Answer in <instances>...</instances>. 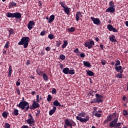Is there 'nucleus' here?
<instances>
[{
	"label": "nucleus",
	"mask_w": 128,
	"mask_h": 128,
	"mask_svg": "<svg viewBox=\"0 0 128 128\" xmlns=\"http://www.w3.org/2000/svg\"><path fill=\"white\" fill-rule=\"evenodd\" d=\"M86 112H80L78 114V116H76V119L78 120H79L81 122H86L89 120H90V116L88 115H86ZM86 116V118H84Z\"/></svg>",
	"instance_id": "f257e3e1"
},
{
	"label": "nucleus",
	"mask_w": 128,
	"mask_h": 128,
	"mask_svg": "<svg viewBox=\"0 0 128 128\" xmlns=\"http://www.w3.org/2000/svg\"><path fill=\"white\" fill-rule=\"evenodd\" d=\"M30 40L29 37L24 36L20 40V41L18 42V45L22 46L24 45V48H26L28 45V42Z\"/></svg>",
	"instance_id": "f03ea898"
},
{
	"label": "nucleus",
	"mask_w": 128,
	"mask_h": 128,
	"mask_svg": "<svg viewBox=\"0 0 128 128\" xmlns=\"http://www.w3.org/2000/svg\"><path fill=\"white\" fill-rule=\"evenodd\" d=\"M76 126V122L72 120L69 118H66L65 120V122L64 125V128H67V127H70V128H72V126Z\"/></svg>",
	"instance_id": "7ed1b4c3"
},
{
	"label": "nucleus",
	"mask_w": 128,
	"mask_h": 128,
	"mask_svg": "<svg viewBox=\"0 0 128 128\" xmlns=\"http://www.w3.org/2000/svg\"><path fill=\"white\" fill-rule=\"evenodd\" d=\"M22 110L25 108L26 111H28L30 109L29 103L27 102H20L18 104L16 105Z\"/></svg>",
	"instance_id": "20e7f679"
},
{
	"label": "nucleus",
	"mask_w": 128,
	"mask_h": 128,
	"mask_svg": "<svg viewBox=\"0 0 128 128\" xmlns=\"http://www.w3.org/2000/svg\"><path fill=\"white\" fill-rule=\"evenodd\" d=\"M96 98H94V100H96V103H102L103 102V96L98 94H96Z\"/></svg>",
	"instance_id": "39448f33"
},
{
	"label": "nucleus",
	"mask_w": 128,
	"mask_h": 128,
	"mask_svg": "<svg viewBox=\"0 0 128 128\" xmlns=\"http://www.w3.org/2000/svg\"><path fill=\"white\" fill-rule=\"evenodd\" d=\"M84 45L86 48H88V49H91L92 46H94V40L86 42Z\"/></svg>",
	"instance_id": "423d86ee"
},
{
	"label": "nucleus",
	"mask_w": 128,
	"mask_h": 128,
	"mask_svg": "<svg viewBox=\"0 0 128 128\" xmlns=\"http://www.w3.org/2000/svg\"><path fill=\"white\" fill-rule=\"evenodd\" d=\"M118 117L114 120H113L110 124V128H114L116 126V123L118 122Z\"/></svg>",
	"instance_id": "0eeeda50"
},
{
	"label": "nucleus",
	"mask_w": 128,
	"mask_h": 128,
	"mask_svg": "<svg viewBox=\"0 0 128 128\" xmlns=\"http://www.w3.org/2000/svg\"><path fill=\"white\" fill-rule=\"evenodd\" d=\"M39 107L40 104H38V102L34 100L32 105L30 106V108L31 110H34L36 108H39Z\"/></svg>",
	"instance_id": "6e6552de"
},
{
	"label": "nucleus",
	"mask_w": 128,
	"mask_h": 128,
	"mask_svg": "<svg viewBox=\"0 0 128 128\" xmlns=\"http://www.w3.org/2000/svg\"><path fill=\"white\" fill-rule=\"evenodd\" d=\"M90 20H92L94 24L96 26H99L101 24L100 20L98 18H94V17L92 16Z\"/></svg>",
	"instance_id": "1a4fd4ad"
},
{
	"label": "nucleus",
	"mask_w": 128,
	"mask_h": 128,
	"mask_svg": "<svg viewBox=\"0 0 128 128\" xmlns=\"http://www.w3.org/2000/svg\"><path fill=\"white\" fill-rule=\"evenodd\" d=\"M107 28L110 32H118V30L117 28H114L112 24H108Z\"/></svg>",
	"instance_id": "9d476101"
},
{
	"label": "nucleus",
	"mask_w": 128,
	"mask_h": 128,
	"mask_svg": "<svg viewBox=\"0 0 128 128\" xmlns=\"http://www.w3.org/2000/svg\"><path fill=\"white\" fill-rule=\"evenodd\" d=\"M35 25V24L33 20H30L28 24V28L30 30L32 28L33 26Z\"/></svg>",
	"instance_id": "9b49d317"
},
{
	"label": "nucleus",
	"mask_w": 128,
	"mask_h": 128,
	"mask_svg": "<svg viewBox=\"0 0 128 128\" xmlns=\"http://www.w3.org/2000/svg\"><path fill=\"white\" fill-rule=\"evenodd\" d=\"M106 12L114 14V12H115V7L110 6L106 10Z\"/></svg>",
	"instance_id": "f8f14e48"
},
{
	"label": "nucleus",
	"mask_w": 128,
	"mask_h": 128,
	"mask_svg": "<svg viewBox=\"0 0 128 128\" xmlns=\"http://www.w3.org/2000/svg\"><path fill=\"white\" fill-rule=\"evenodd\" d=\"M114 68L116 71L118 72H120V74L123 73L124 70L122 69V66H114Z\"/></svg>",
	"instance_id": "ddd939ff"
},
{
	"label": "nucleus",
	"mask_w": 128,
	"mask_h": 128,
	"mask_svg": "<svg viewBox=\"0 0 128 128\" xmlns=\"http://www.w3.org/2000/svg\"><path fill=\"white\" fill-rule=\"evenodd\" d=\"M70 10H71L70 8H68V6H66L64 7L63 9L64 13L68 15L69 14Z\"/></svg>",
	"instance_id": "4468645a"
},
{
	"label": "nucleus",
	"mask_w": 128,
	"mask_h": 128,
	"mask_svg": "<svg viewBox=\"0 0 128 128\" xmlns=\"http://www.w3.org/2000/svg\"><path fill=\"white\" fill-rule=\"evenodd\" d=\"M81 14H82V12H76V22H78V20H80V18Z\"/></svg>",
	"instance_id": "2eb2a0df"
},
{
	"label": "nucleus",
	"mask_w": 128,
	"mask_h": 128,
	"mask_svg": "<svg viewBox=\"0 0 128 128\" xmlns=\"http://www.w3.org/2000/svg\"><path fill=\"white\" fill-rule=\"evenodd\" d=\"M21 14L18 12H14V18H16V20H20V18H21Z\"/></svg>",
	"instance_id": "dca6fc26"
},
{
	"label": "nucleus",
	"mask_w": 128,
	"mask_h": 128,
	"mask_svg": "<svg viewBox=\"0 0 128 128\" xmlns=\"http://www.w3.org/2000/svg\"><path fill=\"white\" fill-rule=\"evenodd\" d=\"M53 109L50 110L49 111V115L52 116L55 112L56 110V106H52Z\"/></svg>",
	"instance_id": "f3484780"
},
{
	"label": "nucleus",
	"mask_w": 128,
	"mask_h": 128,
	"mask_svg": "<svg viewBox=\"0 0 128 128\" xmlns=\"http://www.w3.org/2000/svg\"><path fill=\"white\" fill-rule=\"evenodd\" d=\"M53 104H54V106H61V107L63 106H62L60 104V102L57 100H56L54 102Z\"/></svg>",
	"instance_id": "a211bd4d"
},
{
	"label": "nucleus",
	"mask_w": 128,
	"mask_h": 128,
	"mask_svg": "<svg viewBox=\"0 0 128 128\" xmlns=\"http://www.w3.org/2000/svg\"><path fill=\"white\" fill-rule=\"evenodd\" d=\"M83 64H84V66H85L87 68H91L92 67V65H91L90 63L89 62H88V61H84Z\"/></svg>",
	"instance_id": "6ab92c4d"
},
{
	"label": "nucleus",
	"mask_w": 128,
	"mask_h": 128,
	"mask_svg": "<svg viewBox=\"0 0 128 128\" xmlns=\"http://www.w3.org/2000/svg\"><path fill=\"white\" fill-rule=\"evenodd\" d=\"M109 40L112 42H116V37L114 35H112V36H110L109 37Z\"/></svg>",
	"instance_id": "aec40b11"
},
{
	"label": "nucleus",
	"mask_w": 128,
	"mask_h": 128,
	"mask_svg": "<svg viewBox=\"0 0 128 128\" xmlns=\"http://www.w3.org/2000/svg\"><path fill=\"white\" fill-rule=\"evenodd\" d=\"M36 73L38 75H39L40 76H43V74H44V72L43 71L41 70H40V68H36Z\"/></svg>",
	"instance_id": "412c9836"
},
{
	"label": "nucleus",
	"mask_w": 128,
	"mask_h": 128,
	"mask_svg": "<svg viewBox=\"0 0 128 128\" xmlns=\"http://www.w3.org/2000/svg\"><path fill=\"white\" fill-rule=\"evenodd\" d=\"M86 74L88 76H93L94 75V73L90 70H86Z\"/></svg>",
	"instance_id": "4be33fe9"
},
{
	"label": "nucleus",
	"mask_w": 128,
	"mask_h": 128,
	"mask_svg": "<svg viewBox=\"0 0 128 128\" xmlns=\"http://www.w3.org/2000/svg\"><path fill=\"white\" fill-rule=\"evenodd\" d=\"M6 16L7 18H14V13H10L9 12H8L6 14Z\"/></svg>",
	"instance_id": "5701e85b"
},
{
	"label": "nucleus",
	"mask_w": 128,
	"mask_h": 128,
	"mask_svg": "<svg viewBox=\"0 0 128 128\" xmlns=\"http://www.w3.org/2000/svg\"><path fill=\"white\" fill-rule=\"evenodd\" d=\"M55 18V16L54 15L52 14L50 16V18L48 19V22L49 24H51L52 22H54V20Z\"/></svg>",
	"instance_id": "b1692460"
},
{
	"label": "nucleus",
	"mask_w": 128,
	"mask_h": 128,
	"mask_svg": "<svg viewBox=\"0 0 128 128\" xmlns=\"http://www.w3.org/2000/svg\"><path fill=\"white\" fill-rule=\"evenodd\" d=\"M70 68H65L63 69L62 72L65 74H68Z\"/></svg>",
	"instance_id": "393cba45"
},
{
	"label": "nucleus",
	"mask_w": 128,
	"mask_h": 128,
	"mask_svg": "<svg viewBox=\"0 0 128 128\" xmlns=\"http://www.w3.org/2000/svg\"><path fill=\"white\" fill-rule=\"evenodd\" d=\"M34 122V119H30L28 118L26 120V122L30 124V126L31 124H32Z\"/></svg>",
	"instance_id": "a878e982"
},
{
	"label": "nucleus",
	"mask_w": 128,
	"mask_h": 128,
	"mask_svg": "<svg viewBox=\"0 0 128 128\" xmlns=\"http://www.w3.org/2000/svg\"><path fill=\"white\" fill-rule=\"evenodd\" d=\"M43 79L44 81H48V78L46 74H42Z\"/></svg>",
	"instance_id": "bb28decb"
},
{
	"label": "nucleus",
	"mask_w": 128,
	"mask_h": 128,
	"mask_svg": "<svg viewBox=\"0 0 128 128\" xmlns=\"http://www.w3.org/2000/svg\"><path fill=\"white\" fill-rule=\"evenodd\" d=\"M68 30L70 32H74L76 30V28L74 27H71L70 28H68Z\"/></svg>",
	"instance_id": "cd10ccee"
},
{
	"label": "nucleus",
	"mask_w": 128,
	"mask_h": 128,
	"mask_svg": "<svg viewBox=\"0 0 128 128\" xmlns=\"http://www.w3.org/2000/svg\"><path fill=\"white\" fill-rule=\"evenodd\" d=\"M68 44V41L67 40H64V44L62 46V49L65 48Z\"/></svg>",
	"instance_id": "c85d7f7f"
},
{
	"label": "nucleus",
	"mask_w": 128,
	"mask_h": 128,
	"mask_svg": "<svg viewBox=\"0 0 128 128\" xmlns=\"http://www.w3.org/2000/svg\"><path fill=\"white\" fill-rule=\"evenodd\" d=\"M8 32H9V37H10L12 34H14V29L10 28V30H8Z\"/></svg>",
	"instance_id": "c756f323"
},
{
	"label": "nucleus",
	"mask_w": 128,
	"mask_h": 128,
	"mask_svg": "<svg viewBox=\"0 0 128 128\" xmlns=\"http://www.w3.org/2000/svg\"><path fill=\"white\" fill-rule=\"evenodd\" d=\"M109 6H112V8H116V6H114V2L113 0H111L109 2Z\"/></svg>",
	"instance_id": "7c9ffc66"
},
{
	"label": "nucleus",
	"mask_w": 128,
	"mask_h": 128,
	"mask_svg": "<svg viewBox=\"0 0 128 128\" xmlns=\"http://www.w3.org/2000/svg\"><path fill=\"white\" fill-rule=\"evenodd\" d=\"M14 114L16 116H18V110L16 108L14 110Z\"/></svg>",
	"instance_id": "2f4dec72"
},
{
	"label": "nucleus",
	"mask_w": 128,
	"mask_h": 128,
	"mask_svg": "<svg viewBox=\"0 0 128 128\" xmlns=\"http://www.w3.org/2000/svg\"><path fill=\"white\" fill-rule=\"evenodd\" d=\"M116 62L114 66H118L120 65V62L118 60H116Z\"/></svg>",
	"instance_id": "473e14b6"
},
{
	"label": "nucleus",
	"mask_w": 128,
	"mask_h": 128,
	"mask_svg": "<svg viewBox=\"0 0 128 128\" xmlns=\"http://www.w3.org/2000/svg\"><path fill=\"white\" fill-rule=\"evenodd\" d=\"M2 116L4 118H8V113L6 112H4L2 114Z\"/></svg>",
	"instance_id": "72a5a7b5"
},
{
	"label": "nucleus",
	"mask_w": 128,
	"mask_h": 128,
	"mask_svg": "<svg viewBox=\"0 0 128 128\" xmlns=\"http://www.w3.org/2000/svg\"><path fill=\"white\" fill-rule=\"evenodd\" d=\"M60 60H64L66 59V56L64 54H62L60 55Z\"/></svg>",
	"instance_id": "f704fd0d"
},
{
	"label": "nucleus",
	"mask_w": 128,
	"mask_h": 128,
	"mask_svg": "<svg viewBox=\"0 0 128 128\" xmlns=\"http://www.w3.org/2000/svg\"><path fill=\"white\" fill-rule=\"evenodd\" d=\"M74 73H75V72L74 70H70L69 69L68 74L74 75Z\"/></svg>",
	"instance_id": "c9c22d12"
},
{
	"label": "nucleus",
	"mask_w": 128,
	"mask_h": 128,
	"mask_svg": "<svg viewBox=\"0 0 128 128\" xmlns=\"http://www.w3.org/2000/svg\"><path fill=\"white\" fill-rule=\"evenodd\" d=\"M60 4L61 5V6H62V8H66V4H65V3H64V2H60Z\"/></svg>",
	"instance_id": "e433bc0d"
},
{
	"label": "nucleus",
	"mask_w": 128,
	"mask_h": 128,
	"mask_svg": "<svg viewBox=\"0 0 128 128\" xmlns=\"http://www.w3.org/2000/svg\"><path fill=\"white\" fill-rule=\"evenodd\" d=\"M112 119L113 118H118V116L116 112H114L111 114Z\"/></svg>",
	"instance_id": "4c0bfd02"
},
{
	"label": "nucleus",
	"mask_w": 128,
	"mask_h": 128,
	"mask_svg": "<svg viewBox=\"0 0 128 128\" xmlns=\"http://www.w3.org/2000/svg\"><path fill=\"white\" fill-rule=\"evenodd\" d=\"M107 120L108 121V122H110L112 120V116L111 114H110L109 116H107Z\"/></svg>",
	"instance_id": "58836bf2"
},
{
	"label": "nucleus",
	"mask_w": 128,
	"mask_h": 128,
	"mask_svg": "<svg viewBox=\"0 0 128 128\" xmlns=\"http://www.w3.org/2000/svg\"><path fill=\"white\" fill-rule=\"evenodd\" d=\"M10 48V42L8 41L6 42V44L4 46V48Z\"/></svg>",
	"instance_id": "ea45409f"
},
{
	"label": "nucleus",
	"mask_w": 128,
	"mask_h": 128,
	"mask_svg": "<svg viewBox=\"0 0 128 128\" xmlns=\"http://www.w3.org/2000/svg\"><path fill=\"white\" fill-rule=\"evenodd\" d=\"M94 116L98 118H100L102 116V114H99L98 112H96L95 113Z\"/></svg>",
	"instance_id": "a19ab883"
},
{
	"label": "nucleus",
	"mask_w": 128,
	"mask_h": 128,
	"mask_svg": "<svg viewBox=\"0 0 128 128\" xmlns=\"http://www.w3.org/2000/svg\"><path fill=\"white\" fill-rule=\"evenodd\" d=\"M52 97L50 94H48L47 98V100L48 102H50L52 100Z\"/></svg>",
	"instance_id": "79ce46f5"
},
{
	"label": "nucleus",
	"mask_w": 128,
	"mask_h": 128,
	"mask_svg": "<svg viewBox=\"0 0 128 128\" xmlns=\"http://www.w3.org/2000/svg\"><path fill=\"white\" fill-rule=\"evenodd\" d=\"M116 76L117 78H120V79L122 78V74L120 73H118L117 74V75Z\"/></svg>",
	"instance_id": "37998d69"
},
{
	"label": "nucleus",
	"mask_w": 128,
	"mask_h": 128,
	"mask_svg": "<svg viewBox=\"0 0 128 128\" xmlns=\"http://www.w3.org/2000/svg\"><path fill=\"white\" fill-rule=\"evenodd\" d=\"M4 128H10V124H8V123H5Z\"/></svg>",
	"instance_id": "c03bdc74"
},
{
	"label": "nucleus",
	"mask_w": 128,
	"mask_h": 128,
	"mask_svg": "<svg viewBox=\"0 0 128 128\" xmlns=\"http://www.w3.org/2000/svg\"><path fill=\"white\" fill-rule=\"evenodd\" d=\"M106 61L105 60L102 59L101 60V63L102 66H105L106 64Z\"/></svg>",
	"instance_id": "a18cd8bd"
},
{
	"label": "nucleus",
	"mask_w": 128,
	"mask_h": 128,
	"mask_svg": "<svg viewBox=\"0 0 128 128\" xmlns=\"http://www.w3.org/2000/svg\"><path fill=\"white\" fill-rule=\"evenodd\" d=\"M48 38L50 40H52L54 39V36L52 34H50L48 36Z\"/></svg>",
	"instance_id": "49530a36"
},
{
	"label": "nucleus",
	"mask_w": 128,
	"mask_h": 128,
	"mask_svg": "<svg viewBox=\"0 0 128 128\" xmlns=\"http://www.w3.org/2000/svg\"><path fill=\"white\" fill-rule=\"evenodd\" d=\"M62 44V42L61 41H58V42H56V46L57 47H60V46Z\"/></svg>",
	"instance_id": "de8ad7c7"
},
{
	"label": "nucleus",
	"mask_w": 128,
	"mask_h": 128,
	"mask_svg": "<svg viewBox=\"0 0 128 128\" xmlns=\"http://www.w3.org/2000/svg\"><path fill=\"white\" fill-rule=\"evenodd\" d=\"M123 114L124 116H126L128 115V112L126 110H123Z\"/></svg>",
	"instance_id": "09e8293b"
},
{
	"label": "nucleus",
	"mask_w": 128,
	"mask_h": 128,
	"mask_svg": "<svg viewBox=\"0 0 128 128\" xmlns=\"http://www.w3.org/2000/svg\"><path fill=\"white\" fill-rule=\"evenodd\" d=\"M122 124L123 125V122H116V127H120Z\"/></svg>",
	"instance_id": "8fccbe9b"
},
{
	"label": "nucleus",
	"mask_w": 128,
	"mask_h": 128,
	"mask_svg": "<svg viewBox=\"0 0 128 128\" xmlns=\"http://www.w3.org/2000/svg\"><path fill=\"white\" fill-rule=\"evenodd\" d=\"M16 90L17 92L18 96L20 95V88H16Z\"/></svg>",
	"instance_id": "3c124183"
},
{
	"label": "nucleus",
	"mask_w": 128,
	"mask_h": 128,
	"mask_svg": "<svg viewBox=\"0 0 128 128\" xmlns=\"http://www.w3.org/2000/svg\"><path fill=\"white\" fill-rule=\"evenodd\" d=\"M52 94H56V90L55 88H52Z\"/></svg>",
	"instance_id": "603ef678"
},
{
	"label": "nucleus",
	"mask_w": 128,
	"mask_h": 128,
	"mask_svg": "<svg viewBox=\"0 0 128 128\" xmlns=\"http://www.w3.org/2000/svg\"><path fill=\"white\" fill-rule=\"evenodd\" d=\"M36 101L37 102H40V96L38 94H37L36 96Z\"/></svg>",
	"instance_id": "864d4df0"
},
{
	"label": "nucleus",
	"mask_w": 128,
	"mask_h": 128,
	"mask_svg": "<svg viewBox=\"0 0 128 128\" xmlns=\"http://www.w3.org/2000/svg\"><path fill=\"white\" fill-rule=\"evenodd\" d=\"M10 6H16V3L12 2H11Z\"/></svg>",
	"instance_id": "5fc2aeb1"
},
{
	"label": "nucleus",
	"mask_w": 128,
	"mask_h": 128,
	"mask_svg": "<svg viewBox=\"0 0 128 128\" xmlns=\"http://www.w3.org/2000/svg\"><path fill=\"white\" fill-rule=\"evenodd\" d=\"M74 52L76 53V54H78L79 52V50H78V48H76V50H74Z\"/></svg>",
	"instance_id": "6e6d98bb"
},
{
	"label": "nucleus",
	"mask_w": 128,
	"mask_h": 128,
	"mask_svg": "<svg viewBox=\"0 0 128 128\" xmlns=\"http://www.w3.org/2000/svg\"><path fill=\"white\" fill-rule=\"evenodd\" d=\"M46 34V31L45 30H43L40 32V36H44Z\"/></svg>",
	"instance_id": "4d7b16f0"
},
{
	"label": "nucleus",
	"mask_w": 128,
	"mask_h": 128,
	"mask_svg": "<svg viewBox=\"0 0 128 128\" xmlns=\"http://www.w3.org/2000/svg\"><path fill=\"white\" fill-rule=\"evenodd\" d=\"M8 72H12V66H9Z\"/></svg>",
	"instance_id": "13d9d810"
},
{
	"label": "nucleus",
	"mask_w": 128,
	"mask_h": 128,
	"mask_svg": "<svg viewBox=\"0 0 128 128\" xmlns=\"http://www.w3.org/2000/svg\"><path fill=\"white\" fill-rule=\"evenodd\" d=\"M80 56L82 58H84L85 57V54L84 52H82L80 54Z\"/></svg>",
	"instance_id": "bf43d9fd"
},
{
	"label": "nucleus",
	"mask_w": 128,
	"mask_h": 128,
	"mask_svg": "<svg viewBox=\"0 0 128 128\" xmlns=\"http://www.w3.org/2000/svg\"><path fill=\"white\" fill-rule=\"evenodd\" d=\"M45 50L47 52H49L50 50V48L49 46H48L45 48Z\"/></svg>",
	"instance_id": "052dcab7"
},
{
	"label": "nucleus",
	"mask_w": 128,
	"mask_h": 128,
	"mask_svg": "<svg viewBox=\"0 0 128 128\" xmlns=\"http://www.w3.org/2000/svg\"><path fill=\"white\" fill-rule=\"evenodd\" d=\"M28 117L30 118H29V119H34L32 116V114H28Z\"/></svg>",
	"instance_id": "680f3d73"
},
{
	"label": "nucleus",
	"mask_w": 128,
	"mask_h": 128,
	"mask_svg": "<svg viewBox=\"0 0 128 128\" xmlns=\"http://www.w3.org/2000/svg\"><path fill=\"white\" fill-rule=\"evenodd\" d=\"M90 103H91L92 104L96 103V101L95 100L94 98L93 100L90 102Z\"/></svg>",
	"instance_id": "e2e57ef3"
},
{
	"label": "nucleus",
	"mask_w": 128,
	"mask_h": 128,
	"mask_svg": "<svg viewBox=\"0 0 128 128\" xmlns=\"http://www.w3.org/2000/svg\"><path fill=\"white\" fill-rule=\"evenodd\" d=\"M12 72H8V76L9 78H10V77L12 76Z\"/></svg>",
	"instance_id": "0e129e2a"
},
{
	"label": "nucleus",
	"mask_w": 128,
	"mask_h": 128,
	"mask_svg": "<svg viewBox=\"0 0 128 128\" xmlns=\"http://www.w3.org/2000/svg\"><path fill=\"white\" fill-rule=\"evenodd\" d=\"M20 86V82H16V86Z\"/></svg>",
	"instance_id": "69168bd1"
},
{
	"label": "nucleus",
	"mask_w": 128,
	"mask_h": 128,
	"mask_svg": "<svg viewBox=\"0 0 128 128\" xmlns=\"http://www.w3.org/2000/svg\"><path fill=\"white\" fill-rule=\"evenodd\" d=\"M22 128H28V126L26 125H24L22 126Z\"/></svg>",
	"instance_id": "338daca9"
},
{
	"label": "nucleus",
	"mask_w": 128,
	"mask_h": 128,
	"mask_svg": "<svg viewBox=\"0 0 128 128\" xmlns=\"http://www.w3.org/2000/svg\"><path fill=\"white\" fill-rule=\"evenodd\" d=\"M125 24H126V26L127 27H128V21H126V22H125Z\"/></svg>",
	"instance_id": "774afa93"
}]
</instances>
